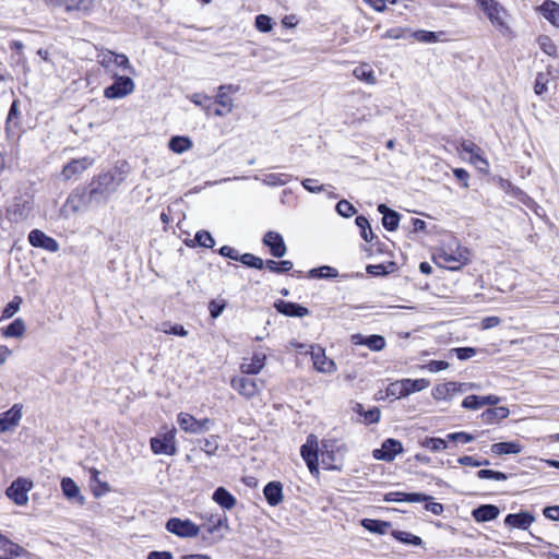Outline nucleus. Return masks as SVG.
Listing matches in <instances>:
<instances>
[{
	"instance_id": "e433bc0d",
	"label": "nucleus",
	"mask_w": 559,
	"mask_h": 559,
	"mask_svg": "<svg viewBox=\"0 0 559 559\" xmlns=\"http://www.w3.org/2000/svg\"><path fill=\"white\" fill-rule=\"evenodd\" d=\"M353 75L367 84L374 85L377 83V78L374 75V71L367 63L360 64L356 67L353 71Z\"/></svg>"
},
{
	"instance_id": "f704fd0d",
	"label": "nucleus",
	"mask_w": 559,
	"mask_h": 559,
	"mask_svg": "<svg viewBox=\"0 0 559 559\" xmlns=\"http://www.w3.org/2000/svg\"><path fill=\"white\" fill-rule=\"evenodd\" d=\"M55 4L63 5L67 12L88 11L93 0H52Z\"/></svg>"
},
{
	"instance_id": "c03bdc74",
	"label": "nucleus",
	"mask_w": 559,
	"mask_h": 559,
	"mask_svg": "<svg viewBox=\"0 0 559 559\" xmlns=\"http://www.w3.org/2000/svg\"><path fill=\"white\" fill-rule=\"evenodd\" d=\"M391 534L396 540L403 544H409L414 546H420L423 544V540L419 536L413 535L408 532L392 531Z\"/></svg>"
},
{
	"instance_id": "603ef678",
	"label": "nucleus",
	"mask_w": 559,
	"mask_h": 559,
	"mask_svg": "<svg viewBox=\"0 0 559 559\" xmlns=\"http://www.w3.org/2000/svg\"><path fill=\"white\" fill-rule=\"evenodd\" d=\"M550 80L549 72H538L535 79L534 92L537 95H542L547 92V84Z\"/></svg>"
},
{
	"instance_id": "69168bd1",
	"label": "nucleus",
	"mask_w": 559,
	"mask_h": 559,
	"mask_svg": "<svg viewBox=\"0 0 559 559\" xmlns=\"http://www.w3.org/2000/svg\"><path fill=\"white\" fill-rule=\"evenodd\" d=\"M480 396L478 395H468L462 402V407L466 409H479L481 407Z\"/></svg>"
},
{
	"instance_id": "9b49d317",
	"label": "nucleus",
	"mask_w": 559,
	"mask_h": 559,
	"mask_svg": "<svg viewBox=\"0 0 559 559\" xmlns=\"http://www.w3.org/2000/svg\"><path fill=\"white\" fill-rule=\"evenodd\" d=\"M151 449L154 454L175 455L177 452L175 431L164 433L162 437L152 438Z\"/></svg>"
},
{
	"instance_id": "09e8293b",
	"label": "nucleus",
	"mask_w": 559,
	"mask_h": 559,
	"mask_svg": "<svg viewBox=\"0 0 559 559\" xmlns=\"http://www.w3.org/2000/svg\"><path fill=\"white\" fill-rule=\"evenodd\" d=\"M420 445L431 450L432 452H438L441 450H445L448 448V443L445 440L433 437L425 438L423 441H420Z\"/></svg>"
},
{
	"instance_id": "c9c22d12",
	"label": "nucleus",
	"mask_w": 559,
	"mask_h": 559,
	"mask_svg": "<svg viewBox=\"0 0 559 559\" xmlns=\"http://www.w3.org/2000/svg\"><path fill=\"white\" fill-rule=\"evenodd\" d=\"M179 427L189 433L199 435L198 419L188 413H180L177 418Z\"/></svg>"
},
{
	"instance_id": "5fc2aeb1",
	"label": "nucleus",
	"mask_w": 559,
	"mask_h": 559,
	"mask_svg": "<svg viewBox=\"0 0 559 559\" xmlns=\"http://www.w3.org/2000/svg\"><path fill=\"white\" fill-rule=\"evenodd\" d=\"M239 261L248 267H253L258 270H261L264 266V261L252 253L241 254Z\"/></svg>"
},
{
	"instance_id": "c85d7f7f",
	"label": "nucleus",
	"mask_w": 559,
	"mask_h": 559,
	"mask_svg": "<svg viewBox=\"0 0 559 559\" xmlns=\"http://www.w3.org/2000/svg\"><path fill=\"white\" fill-rule=\"evenodd\" d=\"M378 211L383 215L382 225L389 231H394L399 227L400 214L396 211L391 210L385 204H379Z\"/></svg>"
},
{
	"instance_id": "cd10ccee",
	"label": "nucleus",
	"mask_w": 559,
	"mask_h": 559,
	"mask_svg": "<svg viewBox=\"0 0 559 559\" xmlns=\"http://www.w3.org/2000/svg\"><path fill=\"white\" fill-rule=\"evenodd\" d=\"M263 493L270 506H278L283 501V485L280 481H270L265 485Z\"/></svg>"
},
{
	"instance_id": "39448f33",
	"label": "nucleus",
	"mask_w": 559,
	"mask_h": 559,
	"mask_svg": "<svg viewBox=\"0 0 559 559\" xmlns=\"http://www.w3.org/2000/svg\"><path fill=\"white\" fill-rule=\"evenodd\" d=\"M97 61L106 71H111L112 67H117L128 71L130 74H135V69L124 53H117L106 49L97 55Z\"/></svg>"
},
{
	"instance_id": "7c9ffc66",
	"label": "nucleus",
	"mask_w": 559,
	"mask_h": 559,
	"mask_svg": "<svg viewBox=\"0 0 559 559\" xmlns=\"http://www.w3.org/2000/svg\"><path fill=\"white\" fill-rule=\"evenodd\" d=\"M538 11L550 24L559 27V3L552 0H545L538 8Z\"/></svg>"
},
{
	"instance_id": "72a5a7b5",
	"label": "nucleus",
	"mask_w": 559,
	"mask_h": 559,
	"mask_svg": "<svg viewBox=\"0 0 559 559\" xmlns=\"http://www.w3.org/2000/svg\"><path fill=\"white\" fill-rule=\"evenodd\" d=\"M490 451L496 455L518 454L522 451V445L515 441L498 442L491 445Z\"/></svg>"
},
{
	"instance_id": "4be33fe9",
	"label": "nucleus",
	"mask_w": 559,
	"mask_h": 559,
	"mask_svg": "<svg viewBox=\"0 0 559 559\" xmlns=\"http://www.w3.org/2000/svg\"><path fill=\"white\" fill-rule=\"evenodd\" d=\"M463 152L469 155L472 164L476 165L480 170L488 168V162L481 155V148L472 141H463L461 143Z\"/></svg>"
},
{
	"instance_id": "473e14b6",
	"label": "nucleus",
	"mask_w": 559,
	"mask_h": 559,
	"mask_svg": "<svg viewBox=\"0 0 559 559\" xmlns=\"http://www.w3.org/2000/svg\"><path fill=\"white\" fill-rule=\"evenodd\" d=\"M213 500L226 510H230L236 504L235 497L224 487H218L213 493Z\"/></svg>"
},
{
	"instance_id": "052dcab7",
	"label": "nucleus",
	"mask_w": 559,
	"mask_h": 559,
	"mask_svg": "<svg viewBox=\"0 0 559 559\" xmlns=\"http://www.w3.org/2000/svg\"><path fill=\"white\" fill-rule=\"evenodd\" d=\"M254 25L258 31L267 33L272 29V19L265 14H259L255 16Z\"/></svg>"
},
{
	"instance_id": "aec40b11",
	"label": "nucleus",
	"mask_w": 559,
	"mask_h": 559,
	"mask_svg": "<svg viewBox=\"0 0 559 559\" xmlns=\"http://www.w3.org/2000/svg\"><path fill=\"white\" fill-rule=\"evenodd\" d=\"M311 358L314 368L319 372L333 373L337 369L336 364L326 357L324 349L321 347H318L311 352Z\"/></svg>"
},
{
	"instance_id": "ea45409f",
	"label": "nucleus",
	"mask_w": 559,
	"mask_h": 559,
	"mask_svg": "<svg viewBox=\"0 0 559 559\" xmlns=\"http://www.w3.org/2000/svg\"><path fill=\"white\" fill-rule=\"evenodd\" d=\"M510 411L504 406H499L495 408H488L481 414L483 421L487 424H493L497 420L504 419L509 416Z\"/></svg>"
},
{
	"instance_id": "20e7f679",
	"label": "nucleus",
	"mask_w": 559,
	"mask_h": 559,
	"mask_svg": "<svg viewBox=\"0 0 559 559\" xmlns=\"http://www.w3.org/2000/svg\"><path fill=\"white\" fill-rule=\"evenodd\" d=\"M117 188L115 183V176L110 173L99 175L90 185V198H93L95 203H100L107 199Z\"/></svg>"
},
{
	"instance_id": "6e6d98bb",
	"label": "nucleus",
	"mask_w": 559,
	"mask_h": 559,
	"mask_svg": "<svg viewBox=\"0 0 559 559\" xmlns=\"http://www.w3.org/2000/svg\"><path fill=\"white\" fill-rule=\"evenodd\" d=\"M386 395L394 399L406 397L404 392V384L402 380H396L390 383L386 388Z\"/></svg>"
},
{
	"instance_id": "13d9d810",
	"label": "nucleus",
	"mask_w": 559,
	"mask_h": 559,
	"mask_svg": "<svg viewBox=\"0 0 559 559\" xmlns=\"http://www.w3.org/2000/svg\"><path fill=\"white\" fill-rule=\"evenodd\" d=\"M22 304V298L20 296H15L3 309L2 319L12 318L20 309Z\"/></svg>"
},
{
	"instance_id": "b1692460",
	"label": "nucleus",
	"mask_w": 559,
	"mask_h": 559,
	"mask_svg": "<svg viewBox=\"0 0 559 559\" xmlns=\"http://www.w3.org/2000/svg\"><path fill=\"white\" fill-rule=\"evenodd\" d=\"M266 356L263 353H255L250 359L243 358L240 370L246 374H258L265 365Z\"/></svg>"
},
{
	"instance_id": "de8ad7c7",
	"label": "nucleus",
	"mask_w": 559,
	"mask_h": 559,
	"mask_svg": "<svg viewBox=\"0 0 559 559\" xmlns=\"http://www.w3.org/2000/svg\"><path fill=\"white\" fill-rule=\"evenodd\" d=\"M355 223L357 227L360 229V236L362 237V239L366 241H371L373 238V233L367 217L359 215L356 217Z\"/></svg>"
},
{
	"instance_id": "f3484780",
	"label": "nucleus",
	"mask_w": 559,
	"mask_h": 559,
	"mask_svg": "<svg viewBox=\"0 0 559 559\" xmlns=\"http://www.w3.org/2000/svg\"><path fill=\"white\" fill-rule=\"evenodd\" d=\"M28 241L33 247L43 248L49 252H57L59 250L58 241L39 229H33L28 234Z\"/></svg>"
},
{
	"instance_id": "49530a36",
	"label": "nucleus",
	"mask_w": 559,
	"mask_h": 559,
	"mask_svg": "<svg viewBox=\"0 0 559 559\" xmlns=\"http://www.w3.org/2000/svg\"><path fill=\"white\" fill-rule=\"evenodd\" d=\"M190 99L193 104L201 107L207 116L211 115L212 107H213V100L210 96L197 93V94H193Z\"/></svg>"
},
{
	"instance_id": "f03ea898",
	"label": "nucleus",
	"mask_w": 559,
	"mask_h": 559,
	"mask_svg": "<svg viewBox=\"0 0 559 559\" xmlns=\"http://www.w3.org/2000/svg\"><path fill=\"white\" fill-rule=\"evenodd\" d=\"M345 447L335 439H323L321 441V461L326 469H341Z\"/></svg>"
},
{
	"instance_id": "4d7b16f0",
	"label": "nucleus",
	"mask_w": 559,
	"mask_h": 559,
	"mask_svg": "<svg viewBox=\"0 0 559 559\" xmlns=\"http://www.w3.org/2000/svg\"><path fill=\"white\" fill-rule=\"evenodd\" d=\"M158 330L166 334H174V335H178V336H182V337L188 335V331L183 328V325H180V324L171 325L168 322H164L158 328Z\"/></svg>"
},
{
	"instance_id": "3c124183",
	"label": "nucleus",
	"mask_w": 559,
	"mask_h": 559,
	"mask_svg": "<svg viewBox=\"0 0 559 559\" xmlns=\"http://www.w3.org/2000/svg\"><path fill=\"white\" fill-rule=\"evenodd\" d=\"M440 35H443V32L435 33L430 31L419 29L413 32L412 36L421 43H436L439 40Z\"/></svg>"
},
{
	"instance_id": "dca6fc26",
	"label": "nucleus",
	"mask_w": 559,
	"mask_h": 559,
	"mask_svg": "<svg viewBox=\"0 0 559 559\" xmlns=\"http://www.w3.org/2000/svg\"><path fill=\"white\" fill-rule=\"evenodd\" d=\"M31 486V483L25 479H16L7 489V496L16 504L23 506L28 501L27 491Z\"/></svg>"
},
{
	"instance_id": "412c9836",
	"label": "nucleus",
	"mask_w": 559,
	"mask_h": 559,
	"mask_svg": "<svg viewBox=\"0 0 559 559\" xmlns=\"http://www.w3.org/2000/svg\"><path fill=\"white\" fill-rule=\"evenodd\" d=\"M263 243L270 248L271 254L275 258H282L286 253L284 239L276 231H267L263 237Z\"/></svg>"
},
{
	"instance_id": "9d476101",
	"label": "nucleus",
	"mask_w": 559,
	"mask_h": 559,
	"mask_svg": "<svg viewBox=\"0 0 559 559\" xmlns=\"http://www.w3.org/2000/svg\"><path fill=\"white\" fill-rule=\"evenodd\" d=\"M166 530L179 537H195L199 534V526L190 520L171 518L166 523Z\"/></svg>"
},
{
	"instance_id": "0eeeda50",
	"label": "nucleus",
	"mask_w": 559,
	"mask_h": 559,
	"mask_svg": "<svg viewBox=\"0 0 559 559\" xmlns=\"http://www.w3.org/2000/svg\"><path fill=\"white\" fill-rule=\"evenodd\" d=\"M33 210V203L28 198L19 197L14 198L13 202L8 206L5 216L11 223L25 222Z\"/></svg>"
},
{
	"instance_id": "774afa93",
	"label": "nucleus",
	"mask_w": 559,
	"mask_h": 559,
	"mask_svg": "<svg viewBox=\"0 0 559 559\" xmlns=\"http://www.w3.org/2000/svg\"><path fill=\"white\" fill-rule=\"evenodd\" d=\"M381 412L378 407H372L364 413V420L366 424H376L380 420Z\"/></svg>"
},
{
	"instance_id": "338daca9",
	"label": "nucleus",
	"mask_w": 559,
	"mask_h": 559,
	"mask_svg": "<svg viewBox=\"0 0 559 559\" xmlns=\"http://www.w3.org/2000/svg\"><path fill=\"white\" fill-rule=\"evenodd\" d=\"M538 44L540 46V49L551 56L556 52V46L552 44V41L550 40L549 37L547 36H542L538 38Z\"/></svg>"
},
{
	"instance_id": "bb28decb",
	"label": "nucleus",
	"mask_w": 559,
	"mask_h": 559,
	"mask_svg": "<svg viewBox=\"0 0 559 559\" xmlns=\"http://www.w3.org/2000/svg\"><path fill=\"white\" fill-rule=\"evenodd\" d=\"M500 510L495 504H481L473 510L472 515L476 522L484 523L497 519Z\"/></svg>"
},
{
	"instance_id": "1a4fd4ad",
	"label": "nucleus",
	"mask_w": 559,
	"mask_h": 559,
	"mask_svg": "<svg viewBox=\"0 0 559 559\" xmlns=\"http://www.w3.org/2000/svg\"><path fill=\"white\" fill-rule=\"evenodd\" d=\"M476 388L475 383H462L455 381H449L436 385L432 389L431 395L435 400H449L452 399L456 393H462L467 390Z\"/></svg>"
},
{
	"instance_id": "bf43d9fd",
	"label": "nucleus",
	"mask_w": 559,
	"mask_h": 559,
	"mask_svg": "<svg viewBox=\"0 0 559 559\" xmlns=\"http://www.w3.org/2000/svg\"><path fill=\"white\" fill-rule=\"evenodd\" d=\"M195 241L199 246L204 248H213L215 245V240L212 235L206 230H200L195 234Z\"/></svg>"
},
{
	"instance_id": "5701e85b",
	"label": "nucleus",
	"mask_w": 559,
	"mask_h": 559,
	"mask_svg": "<svg viewBox=\"0 0 559 559\" xmlns=\"http://www.w3.org/2000/svg\"><path fill=\"white\" fill-rule=\"evenodd\" d=\"M93 160L88 157L80 158V159H73L67 165H64L61 176L64 180H70L74 176L83 173L85 169H87L90 166H92Z\"/></svg>"
},
{
	"instance_id": "a878e982",
	"label": "nucleus",
	"mask_w": 559,
	"mask_h": 559,
	"mask_svg": "<svg viewBox=\"0 0 559 559\" xmlns=\"http://www.w3.org/2000/svg\"><path fill=\"white\" fill-rule=\"evenodd\" d=\"M535 518L530 512H520L508 514L504 519V524L512 528L527 530Z\"/></svg>"
},
{
	"instance_id": "ddd939ff",
	"label": "nucleus",
	"mask_w": 559,
	"mask_h": 559,
	"mask_svg": "<svg viewBox=\"0 0 559 559\" xmlns=\"http://www.w3.org/2000/svg\"><path fill=\"white\" fill-rule=\"evenodd\" d=\"M95 203L93 198H90V191L86 188L75 189L67 199L66 207L70 209L72 213H76L82 209Z\"/></svg>"
},
{
	"instance_id": "6e6552de",
	"label": "nucleus",
	"mask_w": 559,
	"mask_h": 559,
	"mask_svg": "<svg viewBox=\"0 0 559 559\" xmlns=\"http://www.w3.org/2000/svg\"><path fill=\"white\" fill-rule=\"evenodd\" d=\"M320 448L318 445L317 437L313 435L308 436L307 441L300 448V454L306 462L310 473L312 475H319L318 457Z\"/></svg>"
},
{
	"instance_id": "0e129e2a",
	"label": "nucleus",
	"mask_w": 559,
	"mask_h": 559,
	"mask_svg": "<svg viewBox=\"0 0 559 559\" xmlns=\"http://www.w3.org/2000/svg\"><path fill=\"white\" fill-rule=\"evenodd\" d=\"M447 439L454 442H461V443H468L475 440V437L471 433L460 431V432H453L449 433L447 436Z\"/></svg>"
},
{
	"instance_id": "2eb2a0df",
	"label": "nucleus",
	"mask_w": 559,
	"mask_h": 559,
	"mask_svg": "<svg viewBox=\"0 0 559 559\" xmlns=\"http://www.w3.org/2000/svg\"><path fill=\"white\" fill-rule=\"evenodd\" d=\"M234 108V100L225 91V86H219L215 102H213L211 115L223 117L231 112Z\"/></svg>"
},
{
	"instance_id": "79ce46f5",
	"label": "nucleus",
	"mask_w": 559,
	"mask_h": 559,
	"mask_svg": "<svg viewBox=\"0 0 559 559\" xmlns=\"http://www.w3.org/2000/svg\"><path fill=\"white\" fill-rule=\"evenodd\" d=\"M26 326L21 318L15 319L7 328L2 329V335L5 337H21L24 335Z\"/></svg>"
},
{
	"instance_id": "393cba45",
	"label": "nucleus",
	"mask_w": 559,
	"mask_h": 559,
	"mask_svg": "<svg viewBox=\"0 0 559 559\" xmlns=\"http://www.w3.org/2000/svg\"><path fill=\"white\" fill-rule=\"evenodd\" d=\"M274 306L280 313L287 317L302 318L309 314L308 308L296 302L278 300L274 304Z\"/></svg>"
},
{
	"instance_id": "680f3d73",
	"label": "nucleus",
	"mask_w": 559,
	"mask_h": 559,
	"mask_svg": "<svg viewBox=\"0 0 559 559\" xmlns=\"http://www.w3.org/2000/svg\"><path fill=\"white\" fill-rule=\"evenodd\" d=\"M336 212L343 217H352L356 214V209L347 200H341L336 204Z\"/></svg>"
},
{
	"instance_id": "c756f323",
	"label": "nucleus",
	"mask_w": 559,
	"mask_h": 559,
	"mask_svg": "<svg viewBox=\"0 0 559 559\" xmlns=\"http://www.w3.org/2000/svg\"><path fill=\"white\" fill-rule=\"evenodd\" d=\"M5 546L2 550L3 555H0V559H31V554L22 546L9 540L7 538Z\"/></svg>"
},
{
	"instance_id": "f8f14e48",
	"label": "nucleus",
	"mask_w": 559,
	"mask_h": 559,
	"mask_svg": "<svg viewBox=\"0 0 559 559\" xmlns=\"http://www.w3.org/2000/svg\"><path fill=\"white\" fill-rule=\"evenodd\" d=\"M231 388L246 399H251L259 394L261 388L258 381L245 377H235L230 381Z\"/></svg>"
},
{
	"instance_id": "58836bf2",
	"label": "nucleus",
	"mask_w": 559,
	"mask_h": 559,
	"mask_svg": "<svg viewBox=\"0 0 559 559\" xmlns=\"http://www.w3.org/2000/svg\"><path fill=\"white\" fill-rule=\"evenodd\" d=\"M361 525L364 528L371 533L384 535L389 532L391 527L390 522L381 521V520H373V519H364L361 521Z\"/></svg>"
},
{
	"instance_id": "7ed1b4c3",
	"label": "nucleus",
	"mask_w": 559,
	"mask_h": 559,
	"mask_svg": "<svg viewBox=\"0 0 559 559\" xmlns=\"http://www.w3.org/2000/svg\"><path fill=\"white\" fill-rule=\"evenodd\" d=\"M476 2L495 27H497L501 33H508L510 31L507 23V10L498 1L476 0Z\"/></svg>"
},
{
	"instance_id": "37998d69",
	"label": "nucleus",
	"mask_w": 559,
	"mask_h": 559,
	"mask_svg": "<svg viewBox=\"0 0 559 559\" xmlns=\"http://www.w3.org/2000/svg\"><path fill=\"white\" fill-rule=\"evenodd\" d=\"M192 146V142L185 136H173L169 141V148L178 154H181Z\"/></svg>"
},
{
	"instance_id": "a18cd8bd",
	"label": "nucleus",
	"mask_w": 559,
	"mask_h": 559,
	"mask_svg": "<svg viewBox=\"0 0 559 559\" xmlns=\"http://www.w3.org/2000/svg\"><path fill=\"white\" fill-rule=\"evenodd\" d=\"M338 275L336 269L324 265L309 271V276L313 278H333Z\"/></svg>"
},
{
	"instance_id": "a211bd4d",
	"label": "nucleus",
	"mask_w": 559,
	"mask_h": 559,
	"mask_svg": "<svg viewBox=\"0 0 559 559\" xmlns=\"http://www.w3.org/2000/svg\"><path fill=\"white\" fill-rule=\"evenodd\" d=\"M22 418V405L14 404L9 411L0 414V433L16 427Z\"/></svg>"
},
{
	"instance_id": "a19ab883",
	"label": "nucleus",
	"mask_w": 559,
	"mask_h": 559,
	"mask_svg": "<svg viewBox=\"0 0 559 559\" xmlns=\"http://www.w3.org/2000/svg\"><path fill=\"white\" fill-rule=\"evenodd\" d=\"M404 384L405 396H408L412 393L420 392L427 389L430 385L429 380L427 379H402Z\"/></svg>"
},
{
	"instance_id": "2f4dec72",
	"label": "nucleus",
	"mask_w": 559,
	"mask_h": 559,
	"mask_svg": "<svg viewBox=\"0 0 559 559\" xmlns=\"http://www.w3.org/2000/svg\"><path fill=\"white\" fill-rule=\"evenodd\" d=\"M61 489L67 499L76 500L80 504H84L85 499L80 495V488L72 478H62Z\"/></svg>"
},
{
	"instance_id": "423d86ee",
	"label": "nucleus",
	"mask_w": 559,
	"mask_h": 559,
	"mask_svg": "<svg viewBox=\"0 0 559 559\" xmlns=\"http://www.w3.org/2000/svg\"><path fill=\"white\" fill-rule=\"evenodd\" d=\"M114 83L104 90V96L108 99H119L130 95L135 87L130 76L114 74Z\"/></svg>"
},
{
	"instance_id": "f257e3e1",
	"label": "nucleus",
	"mask_w": 559,
	"mask_h": 559,
	"mask_svg": "<svg viewBox=\"0 0 559 559\" xmlns=\"http://www.w3.org/2000/svg\"><path fill=\"white\" fill-rule=\"evenodd\" d=\"M471 260V252L455 240L442 246L433 255L435 263L448 270H460Z\"/></svg>"
},
{
	"instance_id": "e2e57ef3",
	"label": "nucleus",
	"mask_w": 559,
	"mask_h": 559,
	"mask_svg": "<svg viewBox=\"0 0 559 559\" xmlns=\"http://www.w3.org/2000/svg\"><path fill=\"white\" fill-rule=\"evenodd\" d=\"M451 353L455 354L460 360H467L476 355V349L474 347H456L452 348Z\"/></svg>"
},
{
	"instance_id": "4468645a",
	"label": "nucleus",
	"mask_w": 559,
	"mask_h": 559,
	"mask_svg": "<svg viewBox=\"0 0 559 559\" xmlns=\"http://www.w3.org/2000/svg\"><path fill=\"white\" fill-rule=\"evenodd\" d=\"M402 451H403L402 443L399 440L389 438L382 443L381 449L373 450L372 454L376 460L391 462Z\"/></svg>"
},
{
	"instance_id": "6ab92c4d",
	"label": "nucleus",
	"mask_w": 559,
	"mask_h": 559,
	"mask_svg": "<svg viewBox=\"0 0 559 559\" xmlns=\"http://www.w3.org/2000/svg\"><path fill=\"white\" fill-rule=\"evenodd\" d=\"M352 343L354 345H364L367 346L370 350L379 352L385 347V338L378 334L372 335H362V334H354L352 335Z\"/></svg>"
},
{
	"instance_id": "864d4df0",
	"label": "nucleus",
	"mask_w": 559,
	"mask_h": 559,
	"mask_svg": "<svg viewBox=\"0 0 559 559\" xmlns=\"http://www.w3.org/2000/svg\"><path fill=\"white\" fill-rule=\"evenodd\" d=\"M223 526L228 528L227 516L223 515L215 518L214 515H212L210 519V524L205 526V530L207 534L213 535L216 532H218V530Z\"/></svg>"
},
{
	"instance_id": "8fccbe9b",
	"label": "nucleus",
	"mask_w": 559,
	"mask_h": 559,
	"mask_svg": "<svg viewBox=\"0 0 559 559\" xmlns=\"http://www.w3.org/2000/svg\"><path fill=\"white\" fill-rule=\"evenodd\" d=\"M199 443L201 450L211 456L214 455L218 449V437L210 436L209 438L200 439Z\"/></svg>"
},
{
	"instance_id": "4c0bfd02",
	"label": "nucleus",
	"mask_w": 559,
	"mask_h": 559,
	"mask_svg": "<svg viewBox=\"0 0 559 559\" xmlns=\"http://www.w3.org/2000/svg\"><path fill=\"white\" fill-rule=\"evenodd\" d=\"M254 179L261 180L263 185L269 187L285 186L292 179V176L285 174L270 173L264 175L262 178L254 176Z\"/></svg>"
}]
</instances>
